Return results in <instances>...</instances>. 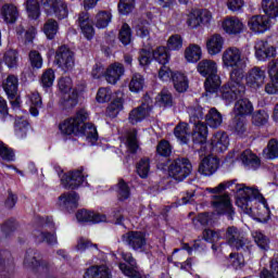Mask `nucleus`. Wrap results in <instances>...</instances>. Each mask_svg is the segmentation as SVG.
I'll use <instances>...</instances> for the list:
<instances>
[{
	"label": "nucleus",
	"instance_id": "nucleus-1",
	"mask_svg": "<svg viewBox=\"0 0 278 278\" xmlns=\"http://www.w3.org/2000/svg\"><path fill=\"white\" fill-rule=\"evenodd\" d=\"M223 64L227 68H233L230 73V79L227 85L223 87L222 98L226 101L238 99V97H244L247 87H244V68H247V62L242 58V51L237 47L227 48L222 56Z\"/></svg>",
	"mask_w": 278,
	"mask_h": 278
},
{
	"label": "nucleus",
	"instance_id": "nucleus-2",
	"mask_svg": "<svg viewBox=\"0 0 278 278\" xmlns=\"http://www.w3.org/2000/svg\"><path fill=\"white\" fill-rule=\"evenodd\" d=\"M231 184L222 182L215 188H207V192L214 194L212 197V205L217 212V214H227L229 220H233V206L231 205V199L229 194L223 193L224 190H227Z\"/></svg>",
	"mask_w": 278,
	"mask_h": 278
},
{
	"label": "nucleus",
	"instance_id": "nucleus-3",
	"mask_svg": "<svg viewBox=\"0 0 278 278\" xmlns=\"http://www.w3.org/2000/svg\"><path fill=\"white\" fill-rule=\"evenodd\" d=\"M197 71L202 77H207L204 83V88L206 92L214 94L218 92L220 88V76H218V66L213 60L204 59L200 61L197 65Z\"/></svg>",
	"mask_w": 278,
	"mask_h": 278
},
{
	"label": "nucleus",
	"instance_id": "nucleus-4",
	"mask_svg": "<svg viewBox=\"0 0 278 278\" xmlns=\"http://www.w3.org/2000/svg\"><path fill=\"white\" fill-rule=\"evenodd\" d=\"M237 205L244 212L251 214L253 212V201L260 199V190L245 187L244 185L237 186Z\"/></svg>",
	"mask_w": 278,
	"mask_h": 278
},
{
	"label": "nucleus",
	"instance_id": "nucleus-5",
	"mask_svg": "<svg viewBox=\"0 0 278 278\" xmlns=\"http://www.w3.org/2000/svg\"><path fill=\"white\" fill-rule=\"evenodd\" d=\"M85 121H88V112L86 110H80L72 118L65 119L60 124L59 128L62 134L65 136H79V127L84 125Z\"/></svg>",
	"mask_w": 278,
	"mask_h": 278
},
{
	"label": "nucleus",
	"instance_id": "nucleus-6",
	"mask_svg": "<svg viewBox=\"0 0 278 278\" xmlns=\"http://www.w3.org/2000/svg\"><path fill=\"white\" fill-rule=\"evenodd\" d=\"M24 266L37 270L41 275L49 273L50 265L47 261H42L40 252L34 249H28L24 258Z\"/></svg>",
	"mask_w": 278,
	"mask_h": 278
},
{
	"label": "nucleus",
	"instance_id": "nucleus-7",
	"mask_svg": "<svg viewBox=\"0 0 278 278\" xmlns=\"http://www.w3.org/2000/svg\"><path fill=\"white\" fill-rule=\"evenodd\" d=\"M192 173V163L188 159H176L169 165V176L176 181H184Z\"/></svg>",
	"mask_w": 278,
	"mask_h": 278
},
{
	"label": "nucleus",
	"instance_id": "nucleus-8",
	"mask_svg": "<svg viewBox=\"0 0 278 278\" xmlns=\"http://www.w3.org/2000/svg\"><path fill=\"white\" fill-rule=\"evenodd\" d=\"M55 62L64 73H71L75 68V53L66 46H61L56 50Z\"/></svg>",
	"mask_w": 278,
	"mask_h": 278
},
{
	"label": "nucleus",
	"instance_id": "nucleus-9",
	"mask_svg": "<svg viewBox=\"0 0 278 278\" xmlns=\"http://www.w3.org/2000/svg\"><path fill=\"white\" fill-rule=\"evenodd\" d=\"M46 14H54L59 21L68 16V5L64 0H40Z\"/></svg>",
	"mask_w": 278,
	"mask_h": 278
},
{
	"label": "nucleus",
	"instance_id": "nucleus-10",
	"mask_svg": "<svg viewBox=\"0 0 278 278\" xmlns=\"http://www.w3.org/2000/svg\"><path fill=\"white\" fill-rule=\"evenodd\" d=\"M86 177L88 176L84 173V167H80L79 169L64 174L61 177V184L65 190H77L86 181Z\"/></svg>",
	"mask_w": 278,
	"mask_h": 278
},
{
	"label": "nucleus",
	"instance_id": "nucleus-11",
	"mask_svg": "<svg viewBox=\"0 0 278 278\" xmlns=\"http://www.w3.org/2000/svg\"><path fill=\"white\" fill-rule=\"evenodd\" d=\"M153 101H151V98L146 96L143 98V102L141 105L132 109L129 113L128 121L131 125H138V123H142L151 114V108Z\"/></svg>",
	"mask_w": 278,
	"mask_h": 278
},
{
	"label": "nucleus",
	"instance_id": "nucleus-12",
	"mask_svg": "<svg viewBox=\"0 0 278 278\" xmlns=\"http://www.w3.org/2000/svg\"><path fill=\"white\" fill-rule=\"evenodd\" d=\"M223 239L226 240L228 247L236 249V251H240V249H243L244 244H247L244 235H242V232L236 226L228 227L223 236Z\"/></svg>",
	"mask_w": 278,
	"mask_h": 278
},
{
	"label": "nucleus",
	"instance_id": "nucleus-13",
	"mask_svg": "<svg viewBox=\"0 0 278 278\" xmlns=\"http://www.w3.org/2000/svg\"><path fill=\"white\" fill-rule=\"evenodd\" d=\"M122 258L128 264L119 263L118 267L123 275L129 278H142L140 271H138V263L136 262V258H134L131 252H123Z\"/></svg>",
	"mask_w": 278,
	"mask_h": 278
},
{
	"label": "nucleus",
	"instance_id": "nucleus-14",
	"mask_svg": "<svg viewBox=\"0 0 278 278\" xmlns=\"http://www.w3.org/2000/svg\"><path fill=\"white\" fill-rule=\"evenodd\" d=\"M122 242L129 245L132 251H142L147 247V237L142 231H128L122 236Z\"/></svg>",
	"mask_w": 278,
	"mask_h": 278
},
{
	"label": "nucleus",
	"instance_id": "nucleus-15",
	"mask_svg": "<svg viewBox=\"0 0 278 278\" xmlns=\"http://www.w3.org/2000/svg\"><path fill=\"white\" fill-rule=\"evenodd\" d=\"M236 99H239L233 106V115L247 118V116H251L253 114V103H251L250 99L238 97ZM227 101H236L235 99L232 100H227Z\"/></svg>",
	"mask_w": 278,
	"mask_h": 278
},
{
	"label": "nucleus",
	"instance_id": "nucleus-16",
	"mask_svg": "<svg viewBox=\"0 0 278 278\" xmlns=\"http://www.w3.org/2000/svg\"><path fill=\"white\" fill-rule=\"evenodd\" d=\"M248 26L254 34H264L270 29V18L266 15H254L249 20Z\"/></svg>",
	"mask_w": 278,
	"mask_h": 278
},
{
	"label": "nucleus",
	"instance_id": "nucleus-17",
	"mask_svg": "<svg viewBox=\"0 0 278 278\" xmlns=\"http://www.w3.org/2000/svg\"><path fill=\"white\" fill-rule=\"evenodd\" d=\"M59 205L66 212H73L79 207V194L75 191L62 193L59 197Z\"/></svg>",
	"mask_w": 278,
	"mask_h": 278
},
{
	"label": "nucleus",
	"instance_id": "nucleus-18",
	"mask_svg": "<svg viewBox=\"0 0 278 278\" xmlns=\"http://www.w3.org/2000/svg\"><path fill=\"white\" fill-rule=\"evenodd\" d=\"M268 75L270 83L265 86V92H267V94H278V59L269 62Z\"/></svg>",
	"mask_w": 278,
	"mask_h": 278
},
{
	"label": "nucleus",
	"instance_id": "nucleus-19",
	"mask_svg": "<svg viewBox=\"0 0 278 278\" xmlns=\"http://www.w3.org/2000/svg\"><path fill=\"white\" fill-rule=\"evenodd\" d=\"M211 147L215 153H225L229 149V136L225 131H217L211 138Z\"/></svg>",
	"mask_w": 278,
	"mask_h": 278
},
{
	"label": "nucleus",
	"instance_id": "nucleus-20",
	"mask_svg": "<svg viewBox=\"0 0 278 278\" xmlns=\"http://www.w3.org/2000/svg\"><path fill=\"white\" fill-rule=\"evenodd\" d=\"M218 166H220V163L216 157L206 156L200 163L198 170L200 175H204L205 177H211V175H214V173L218 170Z\"/></svg>",
	"mask_w": 278,
	"mask_h": 278
},
{
	"label": "nucleus",
	"instance_id": "nucleus-21",
	"mask_svg": "<svg viewBox=\"0 0 278 278\" xmlns=\"http://www.w3.org/2000/svg\"><path fill=\"white\" fill-rule=\"evenodd\" d=\"M223 29L226 34L238 36V34H242L244 24L236 16H228L223 22Z\"/></svg>",
	"mask_w": 278,
	"mask_h": 278
},
{
	"label": "nucleus",
	"instance_id": "nucleus-22",
	"mask_svg": "<svg viewBox=\"0 0 278 278\" xmlns=\"http://www.w3.org/2000/svg\"><path fill=\"white\" fill-rule=\"evenodd\" d=\"M264 79H266V72L262 67H253L247 77V84L250 88H260L264 85Z\"/></svg>",
	"mask_w": 278,
	"mask_h": 278
},
{
	"label": "nucleus",
	"instance_id": "nucleus-23",
	"mask_svg": "<svg viewBox=\"0 0 278 278\" xmlns=\"http://www.w3.org/2000/svg\"><path fill=\"white\" fill-rule=\"evenodd\" d=\"M78 25L81 29V34L87 40H92V38H94V27H92V22L90 21L88 12H83L78 15Z\"/></svg>",
	"mask_w": 278,
	"mask_h": 278
},
{
	"label": "nucleus",
	"instance_id": "nucleus-24",
	"mask_svg": "<svg viewBox=\"0 0 278 278\" xmlns=\"http://www.w3.org/2000/svg\"><path fill=\"white\" fill-rule=\"evenodd\" d=\"M239 162H241L245 168L252 170H257V168H260L262 165L260 157H257V155H255L251 150H244L241 152Z\"/></svg>",
	"mask_w": 278,
	"mask_h": 278
},
{
	"label": "nucleus",
	"instance_id": "nucleus-25",
	"mask_svg": "<svg viewBox=\"0 0 278 278\" xmlns=\"http://www.w3.org/2000/svg\"><path fill=\"white\" fill-rule=\"evenodd\" d=\"M193 131H192V142L194 144H205L207 142V124L203 122H195Z\"/></svg>",
	"mask_w": 278,
	"mask_h": 278
},
{
	"label": "nucleus",
	"instance_id": "nucleus-26",
	"mask_svg": "<svg viewBox=\"0 0 278 278\" xmlns=\"http://www.w3.org/2000/svg\"><path fill=\"white\" fill-rule=\"evenodd\" d=\"M125 75V67L121 63H114L108 67L105 79L108 84H116Z\"/></svg>",
	"mask_w": 278,
	"mask_h": 278
},
{
	"label": "nucleus",
	"instance_id": "nucleus-27",
	"mask_svg": "<svg viewBox=\"0 0 278 278\" xmlns=\"http://www.w3.org/2000/svg\"><path fill=\"white\" fill-rule=\"evenodd\" d=\"M76 218L79 223H103L105 215L94 213L92 211L80 210L76 213Z\"/></svg>",
	"mask_w": 278,
	"mask_h": 278
},
{
	"label": "nucleus",
	"instance_id": "nucleus-28",
	"mask_svg": "<svg viewBox=\"0 0 278 278\" xmlns=\"http://www.w3.org/2000/svg\"><path fill=\"white\" fill-rule=\"evenodd\" d=\"M223 45H225L223 36H220L219 34L211 36L210 39L206 41V48L210 55H218V53L223 51Z\"/></svg>",
	"mask_w": 278,
	"mask_h": 278
},
{
	"label": "nucleus",
	"instance_id": "nucleus-29",
	"mask_svg": "<svg viewBox=\"0 0 278 278\" xmlns=\"http://www.w3.org/2000/svg\"><path fill=\"white\" fill-rule=\"evenodd\" d=\"M78 136H85V138L92 144L99 140V132H97V127L90 123L86 124V122H83L80 125Z\"/></svg>",
	"mask_w": 278,
	"mask_h": 278
},
{
	"label": "nucleus",
	"instance_id": "nucleus-30",
	"mask_svg": "<svg viewBox=\"0 0 278 278\" xmlns=\"http://www.w3.org/2000/svg\"><path fill=\"white\" fill-rule=\"evenodd\" d=\"M84 278H112V274L108 266H91L85 273Z\"/></svg>",
	"mask_w": 278,
	"mask_h": 278
},
{
	"label": "nucleus",
	"instance_id": "nucleus-31",
	"mask_svg": "<svg viewBox=\"0 0 278 278\" xmlns=\"http://www.w3.org/2000/svg\"><path fill=\"white\" fill-rule=\"evenodd\" d=\"M117 97L106 108V116L109 118H116L119 112L123 110V92H117Z\"/></svg>",
	"mask_w": 278,
	"mask_h": 278
},
{
	"label": "nucleus",
	"instance_id": "nucleus-32",
	"mask_svg": "<svg viewBox=\"0 0 278 278\" xmlns=\"http://www.w3.org/2000/svg\"><path fill=\"white\" fill-rule=\"evenodd\" d=\"M2 88L4 92H7L9 99H14L16 92H18V78L14 75H9L2 84Z\"/></svg>",
	"mask_w": 278,
	"mask_h": 278
},
{
	"label": "nucleus",
	"instance_id": "nucleus-33",
	"mask_svg": "<svg viewBox=\"0 0 278 278\" xmlns=\"http://www.w3.org/2000/svg\"><path fill=\"white\" fill-rule=\"evenodd\" d=\"M174 136L179 140L181 144H188L190 140V128L188 123H179L174 128Z\"/></svg>",
	"mask_w": 278,
	"mask_h": 278
},
{
	"label": "nucleus",
	"instance_id": "nucleus-34",
	"mask_svg": "<svg viewBox=\"0 0 278 278\" xmlns=\"http://www.w3.org/2000/svg\"><path fill=\"white\" fill-rule=\"evenodd\" d=\"M202 51L201 46L195 43H190L188 48L185 50V60L194 64L201 60Z\"/></svg>",
	"mask_w": 278,
	"mask_h": 278
},
{
	"label": "nucleus",
	"instance_id": "nucleus-35",
	"mask_svg": "<svg viewBox=\"0 0 278 278\" xmlns=\"http://www.w3.org/2000/svg\"><path fill=\"white\" fill-rule=\"evenodd\" d=\"M205 122L213 129H218L223 125V114L216 110V108L210 109L208 113L205 115Z\"/></svg>",
	"mask_w": 278,
	"mask_h": 278
},
{
	"label": "nucleus",
	"instance_id": "nucleus-36",
	"mask_svg": "<svg viewBox=\"0 0 278 278\" xmlns=\"http://www.w3.org/2000/svg\"><path fill=\"white\" fill-rule=\"evenodd\" d=\"M230 131L238 134V136H242L247 131V117H240L235 115V117L229 123Z\"/></svg>",
	"mask_w": 278,
	"mask_h": 278
},
{
	"label": "nucleus",
	"instance_id": "nucleus-37",
	"mask_svg": "<svg viewBox=\"0 0 278 278\" xmlns=\"http://www.w3.org/2000/svg\"><path fill=\"white\" fill-rule=\"evenodd\" d=\"M262 10L267 18H277L278 16V1L277 0H263Z\"/></svg>",
	"mask_w": 278,
	"mask_h": 278
},
{
	"label": "nucleus",
	"instance_id": "nucleus-38",
	"mask_svg": "<svg viewBox=\"0 0 278 278\" xmlns=\"http://www.w3.org/2000/svg\"><path fill=\"white\" fill-rule=\"evenodd\" d=\"M1 14L7 23H16V20L18 18V9L14 4H4Z\"/></svg>",
	"mask_w": 278,
	"mask_h": 278
},
{
	"label": "nucleus",
	"instance_id": "nucleus-39",
	"mask_svg": "<svg viewBox=\"0 0 278 278\" xmlns=\"http://www.w3.org/2000/svg\"><path fill=\"white\" fill-rule=\"evenodd\" d=\"M136 35L139 38L149 40L151 38V23L147 20H141L135 25Z\"/></svg>",
	"mask_w": 278,
	"mask_h": 278
},
{
	"label": "nucleus",
	"instance_id": "nucleus-40",
	"mask_svg": "<svg viewBox=\"0 0 278 278\" xmlns=\"http://www.w3.org/2000/svg\"><path fill=\"white\" fill-rule=\"evenodd\" d=\"M172 81L177 92H186V90H188V78L186 77V75L179 72L174 73V75L172 76Z\"/></svg>",
	"mask_w": 278,
	"mask_h": 278
},
{
	"label": "nucleus",
	"instance_id": "nucleus-41",
	"mask_svg": "<svg viewBox=\"0 0 278 278\" xmlns=\"http://www.w3.org/2000/svg\"><path fill=\"white\" fill-rule=\"evenodd\" d=\"M34 238L36 242H39V244L42 242H47V244H50V245L58 243V237L55 236V233H51V232L35 230Z\"/></svg>",
	"mask_w": 278,
	"mask_h": 278
},
{
	"label": "nucleus",
	"instance_id": "nucleus-42",
	"mask_svg": "<svg viewBox=\"0 0 278 278\" xmlns=\"http://www.w3.org/2000/svg\"><path fill=\"white\" fill-rule=\"evenodd\" d=\"M58 29H60V25L58 24V21L53 18H49L43 25V34H46L49 40H53L55 38Z\"/></svg>",
	"mask_w": 278,
	"mask_h": 278
},
{
	"label": "nucleus",
	"instance_id": "nucleus-43",
	"mask_svg": "<svg viewBox=\"0 0 278 278\" xmlns=\"http://www.w3.org/2000/svg\"><path fill=\"white\" fill-rule=\"evenodd\" d=\"M3 61L9 68H16V66H18V50H7L3 55Z\"/></svg>",
	"mask_w": 278,
	"mask_h": 278
},
{
	"label": "nucleus",
	"instance_id": "nucleus-44",
	"mask_svg": "<svg viewBox=\"0 0 278 278\" xmlns=\"http://www.w3.org/2000/svg\"><path fill=\"white\" fill-rule=\"evenodd\" d=\"M152 56L162 66L168 64L170 60V54L168 53V49H166V47H159L156 50H154Z\"/></svg>",
	"mask_w": 278,
	"mask_h": 278
},
{
	"label": "nucleus",
	"instance_id": "nucleus-45",
	"mask_svg": "<svg viewBox=\"0 0 278 278\" xmlns=\"http://www.w3.org/2000/svg\"><path fill=\"white\" fill-rule=\"evenodd\" d=\"M131 197V189L124 179H119L117 184V199L118 201H127Z\"/></svg>",
	"mask_w": 278,
	"mask_h": 278
},
{
	"label": "nucleus",
	"instance_id": "nucleus-46",
	"mask_svg": "<svg viewBox=\"0 0 278 278\" xmlns=\"http://www.w3.org/2000/svg\"><path fill=\"white\" fill-rule=\"evenodd\" d=\"M156 102L161 108H172L173 105V93L167 89H163L156 97Z\"/></svg>",
	"mask_w": 278,
	"mask_h": 278
},
{
	"label": "nucleus",
	"instance_id": "nucleus-47",
	"mask_svg": "<svg viewBox=\"0 0 278 278\" xmlns=\"http://www.w3.org/2000/svg\"><path fill=\"white\" fill-rule=\"evenodd\" d=\"M111 21H112L111 13H109L106 11L99 12L96 15V27H98V29H105V27H108V25H110Z\"/></svg>",
	"mask_w": 278,
	"mask_h": 278
},
{
	"label": "nucleus",
	"instance_id": "nucleus-48",
	"mask_svg": "<svg viewBox=\"0 0 278 278\" xmlns=\"http://www.w3.org/2000/svg\"><path fill=\"white\" fill-rule=\"evenodd\" d=\"M118 38L122 45H124L125 47L131 43V27H129V24L124 23L122 25V28L119 29Z\"/></svg>",
	"mask_w": 278,
	"mask_h": 278
},
{
	"label": "nucleus",
	"instance_id": "nucleus-49",
	"mask_svg": "<svg viewBox=\"0 0 278 278\" xmlns=\"http://www.w3.org/2000/svg\"><path fill=\"white\" fill-rule=\"evenodd\" d=\"M26 10L29 18H38L40 16V4L38 0H26Z\"/></svg>",
	"mask_w": 278,
	"mask_h": 278
},
{
	"label": "nucleus",
	"instance_id": "nucleus-50",
	"mask_svg": "<svg viewBox=\"0 0 278 278\" xmlns=\"http://www.w3.org/2000/svg\"><path fill=\"white\" fill-rule=\"evenodd\" d=\"M188 114L190 116V123H201V119H203L204 116L203 108L201 105L189 106Z\"/></svg>",
	"mask_w": 278,
	"mask_h": 278
},
{
	"label": "nucleus",
	"instance_id": "nucleus-51",
	"mask_svg": "<svg viewBox=\"0 0 278 278\" xmlns=\"http://www.w3.org/2000/svg\"><path fill=\"white\" fill-rule=\"evenodd\" d=\"M151 170V162L149 159H141L137 164V173L141 179H147L149 177V172Z\"/></svg>",
	"mask_w": 278,
	"mask_h": 278
},
{
	"label": "nucleus",
	"instance_id": "nucleus-52",
	"mask_svg": "<svg viewBox=\"0 0 278 278\" xmlns=\"http://www.w3.org/2000/svg\"><path fill=\"white\" fill-rule=\"evenodd\" d=\"M252 238L254 242L262 249L263 251H268V244H270V240L266 238V235L262 233L261 231L252 232Z\"/></svg>",
	"mask_w": 278,
	"mask_h": 278
},
{
	"label": "nucleus",
	"instance_id": "nucleus-53",
	"mask_svg": "<svg viewBox=\"0 0 278 278\" xmlns=\"http://www.w3.org/2000/svg\"><path fill=\"white\" fill-rule=\"evenodd\" d=\"M144 88V77L140 74H135L129 83V90L131 92H140Z\"/></svg>",
	"mask_w": 278,
	"mask_h": 278
},
{
	"label": "nucleus",
	"instance_id": "nucleus-54",
	"mask_svg": "<svg viewBox=\"0 0 278 278\" xmlns=\"http://www.w3.org/2000/svg\"><path fill=\"white\" fill-rule=\"evenodd\" d=\"M40 81L43 88H51L55 81V72L52 68L46 70L41 75Z\"/></svg>",
	"mask_w": 278,
	"mask_h": 278
},
{
	"label": "nucleus",
	"instance_id": "nucleus-55",
	"mask_svg": "<svg viewBox=\"0 0 278 278\" xmlns=\"http://www.w3.org/2000/svg\"><path fill=\"white\" fill-rule=\"evenodd\" d=\"M134 8H136V0H119V3H118L119 14L127 16V14H131V12H134Z\"/></svg>",
	"mask_w": 278,
	"mask_h": 278
},
{
	"label": "nucleus",
	"instance_id": "nucleus-56",
	"mask_svg": "<svg viewBox=\"0 0 278 278\" xmlns=\"http://www.w3.org/2000/svg\"><path fill=\"white\" fill-rule=\"evenodd\" d=\"M228 263L230 266L235 267L236 270L244 268V256L240 253H230L228 256Z\"/></svg>",
	"mask_w": 278,
	"mask_h": 278
},
{
	"label": "nucleus",
	"instance_id": "nucleus-57",
	"mask_svg": "<svg viewBox=\"0 0 278 278\" xmlns=\"http://www.w3.org/2000/svg\"><path fill=\"white\" fill-rule=\"evenodd\" d=\"M202 236L205 242H214L216 240H223V230L204 229L202 232Z\"/></svg>",
	"mask_w": 278,
	"mask_h": 278
},
{
	"label": "nucleus",
	"instance_id": "nucleus-58",
	"mask_svg": "<svg viewBox=\"0 0 278 278\" xmlns=\"http://www.w3.org/2000/svg\"><path fill=\"white\" fill-rule=\"evenodd\" d=\"M127 149L130 153H136L138 151L139 146H138V131L137 130H132L128 134Z\"/></svg>",
	"mask_w": 278,
	"mask_h": 278
},
{
	"label": "nucleus",
	"instance_id": "nucleus-59",
	"mask_svg": "<svg viewBox=\"0 0 278 278\" xmlns=\"http://www.w3.org/2000/svg\"><path fill=\"white\" fill-rule=\"evenodd\" d=\"M167 47L170 51H179L184 47V38L181 35H173L167 40Z\"/></svg>",
	"mask_w": 278,
	"mask_h": 278
},
{
	"label": "nucleus",
	"instance_id": "nucleus-60",
	"mask_svg": "<svg viewBox=\"0 0 278 278\" xmlns=\"http://www.w3.org/2000/svg\"><path fill=\"white\" fill-rule=\"evenodd\" d=\"M252 123L257 127L266 125L268 123V113L264 110L256 111L252 116Z\"/></svg>",
	"mask_w": 278,
	"mask_h": 278
},
{
	"label": "nucleus",
	"instance_id": "nucleus-61",
	"mask_svg": "<svg viewBox=\"0 0 278 278\" xmlns=\"http://www.w3.org/2000/svg\"><path fill=\"white\" fill-rule=\"evenodd\" d=\"M203 21H205V20L201 16V11L191 12L189 14L187 25L189 27H191V29H194V28L199 27V25H201V23H203Z\"/></svg>",
	"mask_w": 278,
	"mask_h": 278
},
{
	"label": "nucleus",
	"instance_id": "nucleus-62",
	"mask_svg": "<svg viewBox=\"0 0 278 278\" xmlns=\"http://www.w3.org/2000/svg\"><path fill=\"white\" fill-rule=\"evenodd\" d=\"M0 157L5 162H14V150L9 148L3 141H0Z\"/></svg>",
	"mask_w": 278,
	"mask_h": 278
},
{
	"label": "nucleus",
	"instance_id": "nucleus-63",
	"mask_svg": "<svg viewBox=\"0 0 278 278\" xmlns=\"http://www.w3.org/2000/svg\"><path fill=\"white\" fill-rule=\"evenodd\" d=\"M31 68H42V55L37 50H31L28 54Z\"/></svg>",
	"mask_w": 278,
	"mask_h": 278
},
{
	"label": "nucleus",
	"instance_id": "nucleus-64",
	"mask_svg": "<svg viewBox=\"0 0 278 278\" xmlns=\"http://www.w3.org/2000/svg\"><path fill=\"white\" fill-rule=\"evenodd\" d=\"M267 157L268 160H276L278 157V141L277 139H270L267 143Z\"/></svg>",
	"mask_w": 278,
	"mask_h": 278
}]
</instances>
